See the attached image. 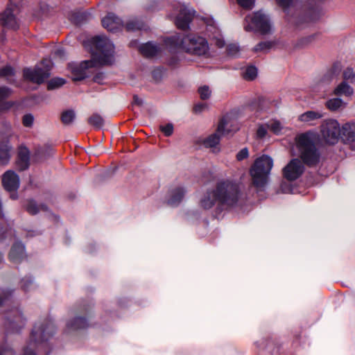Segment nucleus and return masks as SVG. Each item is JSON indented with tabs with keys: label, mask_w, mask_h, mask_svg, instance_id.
Listing matches in <instances>:
<instances>
[{
	"label": "nucleus",
	"mask_w": 355,
	"mask_h": 355,
	"mask_svg": "<svg viewBox=\"0 0 355 355\" xmlns=\"http://www.w3.org/2000/svg\"><path fill=\"white\" fill-rule=\"evenodd\" d=\"M92 59L79 63H71L69 69L73 80H82L92 73V68L110 64L114 61V44L105 36L97 35L92 38Z\"/></svg>",
	"instance_id": "f257e3e1"
},
{
	"label": "nucleus",
	"mask_w": 355,
	"mask_h": 355,
	"mask_svg": "<svg viewBox=\"0 0 355 355\" xmlns=\"http://www.w3.org/2000/svg\"><path fill=\"white\" fill-rule=\"evenodd\" d=\"M240 197L241 192L237 184L223 181L205 192L199 205L203 209H214L216 213H220L236 206Z\"/></svg>",
	"instance_id": "f03ea898"
},
{
	"label": "nucleus",
	"mask_w": 355,
	"mask_h": 355,
	"mask_svg": "<svg viewBox=\"0 0 355 355\" xmlns=\"http://www.w3.org/2000/svg\"><path fill=\"white\" fill-rule=\"evenodd\" d=\"M56 327L50 320H43L37 322L31 334L30 340L24 347L22 355H36L35 349L44 343L55 333Z\"/></svg>",
	"instance_id": "7ed1b4c3"
},
{
	"label": "nucleus",
	"mask_w": 355,
	"mask_h": 355,
	"mask_svg": "<svg viewBox=\"0 0 355 355\" xmlns=\"http://www.w3.org/2000/svg\"><path fill=\"white\" fill-rule=\"evenodd\" d=\"M273 166V160L263 155L257 158L250 169L252 184L257 191H264L269 181L270 171Z\"/></svg>",
	"instance_id": "20e7f679"
},
{
	"label": "nucleus",
	"mask_w": 355,
	"mask_h": 355,
	"mask_svg": "<svg viewBox=\"0 0 355 355\" xmlns=\"http://www.w3.org/2000/svg\"><path fill=\"white\" fill-rule=\"evenodd\" d=\"M296 145L304 164L311 167L319 164L320 153L314 144L313 135L306 132L296 137Z\"/></svg>",
	"instance_id": "39448f33"
},
{
	"label": "nucleus",
	"mask_w": 355,
	"mask_h": 355,
	"mask_svg": "<svg viewBox=\"0 0 355 355\" xmlns=\"http://www.w3.org/2000/svg\"><path fill=\"white\" fill-rule=\"evenodd\" d=\"M173 46H180L187 52L196 55H205L209 51V46L207 40L200 36L189 34L180 37V36H174L168 39Z\"/></svg>",
	"instance_id": "423d86ee"
},
{
	"label": "nucleus",
	"mask_w": 355,
	"mask_h": 355,
	"mask_svg": "<svg viewBox=\"0 0 355 355\" xmlns=\"http://www.w3.org/2000/svg\"><path fill=\"white\" fill-rule=\"evenodd\" d=\"M52 66V61L49 58H44L34 68L24 69V77L29 81L40 85L50 76Z\"/></svg>",
	"instance_id": "0eeeda50"
},
{
	"label": "nucleus",
	"mask_w": 355,
	"mask_h": 355,
	"mask_svg": "<svg viewBox=\"0 0 355 355\" xmlns=\"http://www.w3.org/2000/svg\"><path fill=\"white\" fill-rule=\"evenodd\" d=\"M25 324L26 319L19 309H12L6 313L4 327L7 334L19 333Z\"/></svg>",
	"instance_id": "6e6552de"
},
{
	"label": "nucleus",
	"mask_w": 355,
	"mask_h": 355,
	"mask_svg": "<svg viewBox=\"0 0 355 355\" xmlns=\"http://www.w3.org/2000/svg\"><path fill=\"white\" fill-rule=\"evenodd\" d=\"M322 138L329 144H336L341 136V128L335 119L323 121L320 125Z\"/></svg>",
	"instance_id": "1a4fd4ad"
},
{
	"label": "nucleus",
	"mask_w": 355,
	"mask_h": 355,
	"mask_svg": "<svg viewBox=\"0 0 355 355\" xmlns=\"http://www.w3.org/2000/svg\"><path fill=\"white\" fill-rule=\"evenodd\" d=\"M227 123V119L225 117L220 121L216 132L203 139L202 144L205 148H211V151L214 153L220 152L219 143L220 137L228 135L230 132V130L226 128Z\"/></svg>",
	"instance_id": "9d476101"
},
{
	"label": "nucleus",
	"mask_w": 355,
	"mask_h": 355,
	"mask_svg": "<svg viewBox=\"0 0 355 355\" xmlns=\"http://www.w3.org/2000/svg\"><path fill=\"white\" fill-rule=\"evenodd\" d=\"M245 21L247 23L250 21V24L245 25V29L247 31L254 29L263 34H266L270 30V24L268 17L261 11L255 12L252 17H246Z\"/></svg>",
	"instance_id": "9b49d317"
},
{
	"label": "nucleus",
	"mask_w": 355,
	"mask_h": 355,
	"mask_svg": "<svg viewBox=\"0 0 355 355\" xmlns=\"http://www.w3.org/2000/svg\"><path fill=\"white\" fill-rule=\"evenodd\" d=\"M87 319L83 315L76 314L66 321L64 334L72 336L78 331L87 328Z\"/></svg>",
	"instance_id": "f8f14e48"
},
{
	"label": "nucleus",
	"mask_w": 355,
	"mask_h": 355,
	"mask_svg": "<svg viewBox=\"0 0 355 355\" xmlns=\"http://www.w3.org/2000/svg\"><path fill=\"white\" fill-rule=\"evenodd\" d=\"M194 14L195 10L192 8L184 5L180 6V11L175 21L176 26L183 31L187 30Z\"/></svg>",
	"instance_id": "ddd939ff"
},
{
	"label": "nucleus",
	"mask_w": 355,
	"mask_h": 355,
	"mask_svg": "<svg viewBox=\"0 0 355 355\" xmlns=\"http://www.w3.org/2000/svg\"><path fill=\"white\" fill-rule=\"evenodd\" d=\"M304 166L299 159H293L283 169L284 178L288 181L297 179L304 172Z\"/></svg>",
	"instance_id": "4468645a"
},
{
	"label": "nucleus",
	"mask_w": 355,
	"mask_h": 355,
	"mask_svg": "<svg viewBox=\"0 0 355 355\" xmlns=\"http://www.w3.org/2000/svg\"><path fill=\"white\" fill-rule=\"evenodd\" d=\"M2 182L6 190L16 191L19 187V178L14 171H8L3 174Z\"/></svg>",
	"instance_id": "2eb2a0df"
},
{
	"label": "nucleus",
	"mask_w": 355,
	"mask_h": 355,
	"mask_svg": "<svg viewBox=\"0 0 355 355\" xmlns=\"http://www.w3.org/2000/svg\"><path fill=\"white\" fill-rule=\"evenodd\" d=\"M103 26L110 32H116L123 27V21L113 13H108L102 19Z\"/></svg>",
	"instance_id": "dca6fc26"
},
{
	"label": "nucleus",
	"mask_w": 355,
	"mask_h": 355,
	"mask_svg": "<svg viewBox=\"0 0 355 355\" xmlns=\"http://www.w3.org/2000/svg\"><path fill=\"white\" fill-rule=\"evenodd\" d=\"M323 116L324 114L321 111L309 110L299 115L298 121L306 125H314Z\"/></svg>",
	"instance_id": "f3484780"
},
{
	"label": "nucleus",
	"mask_w": 355,
	"mask_h": 355,
	"mask_svg": "<svg viewBox=\"0 0 355 355\" xmlns=\"http://www.w3.org/2000/svg\"><path fill=\"white\" fill-rule=\"evenodd\" d=\"M9 257L11 261L19 263L26 257L25 247L21 242H16L13 244Z\"/></svg>",
	"instance_id": "a211bd4d"
},
{
	"label": "nucleus",
	"mask_w": 355,
	"mask_h": 355,
	"mask_svg": "<svg viewBox=\"0 0 355 355\" xmlns=\"http://www.w3.org/2000/svg\"><path fill=\"white\" fill-rule=\"evenodd\" d=\"M340 137L345 143H352L355 141L354 122H347L342 126Z\"/></svg>",
	"instance_id": "6ab92c4d"
},
{
	"label": "nucleus",
	"mask_w": 355,
	"mask_h": 355,
	"mask_svg": "<svg viewBox=\"0 0 355 355\" xmlns=\"http://www.w3.org/2000/svg\"><path fill=\"white\" fill-rule=\"evenodd\" d=\"M186 190L181 187L172 189L168 193L167 202L171 206L178 205L183 199Z\"/></svg>",
	"instance_id": "aec40b11"
},
{
	"label": "nucleus",
	"mask_w": 355,
	"mask_h": 355,
	"mask_svg": "<svg viewBox=\"0 0 355 355\" xmlns=\"http://www.w3.org/2000/svg\"><path fill=\"white\" fill-rule=\"evenodd\" d=\"M140 53L145 57L151 58L157 55L161 51V48L156 43L146 42L139 46Z\"/></svg>",
	"instance_id": "412c9836"
},
{
	"label": "nucleus",
	"mask_w": 355,
	"mask_h": 355,
	"mask_svg": "<svg viewBox=\"0 0 355 355\" xmlns=\"http://www.w3.org/2000/svg\"><path fill=\"white\" fill-rule=\"evenodd\" d=\"M29 150L26 147H20L18 152V159L17 162L19 170L24 171L28 168L29 166Z\"/></svg>",
	"instance_id": "4be33fe9"
},
{
	"label": "nucleus",
	"mask_w": 355,
	"mask_h": 355,
	"mask_svg": "<svg viewBox=\"0 0 355 355\" xmlns=\"http://www.w3.org/2000/svg\"><path fill=\"white\" fill-rule=\"evenodd\" d=\"M0 21L2 26L10 28H16L17 26L15 17L10 9H6L1 14Z\"/></svg>",
	"instance_id": "5701e85b"
},
{
	"label": "nucleus",
	"mask_w": 355,
	"mask_h": 355,
	"mask_svg": "<svg viewBox=\"0 0 355 355\" xmlns=\"http://www.w3.org/2000/svg\"><path fill=\"white\" fill-rule=\"evenodd\" d=\"M11 146L8 141L0 142V164H7L11 157Z\"/></svg>",
	"instance_id": "b1692460"
},
{
	"label": "nucleus",
	"mask_w": 355,
	"mask_h": 355,
	"mask_svg": "<svg viewBox=\"0 0 355 355\" xmlns=\"http://www.w3.org/2000/svg\"><path fill=\"white\" fill-rule=\"evenodd\" d=\"M325 106L331 112H337L345 109L347 106V103L337 96L327 100L325 103Z\"/></svg>",
	"instance_id": "393cba45"
},
{
	"label": "nucleus",
	"mask_w": 355,
	"mask_h": 355,
	"mask_svg": "<svg viewBox=\"0 0 355 355\" xmlns=\"http://www.w3.org/2000/svg\"><path fill=\"white\" fill-rule=\"evenodd\" d=\"M354 93L353 88L345 81L341 82L334 89L333 94L336 96H351Z\"/></svg>",
	"instance_id": "a878e982"
},
{
	"label": "nucleus",
	"mask_w": 355,
	"mask_h": 355,
	"mask_svg": "<svg viewBox=\"0 0 355 355\" xmlns=\"http://www.w3.org/2000/svg\"><path fill=\"white\" fill-rule=\"evenodd\" d=\"M125 28L128 31H135L146 29V25L143 21L137 18L130 19L125 24Z\"/></svg>",
	"instance_id": "bb28decb"
},
{
	"label": "nucleus",
	"mask_w": 355,
	"mask_h": 355,
	"mask_svg": "<svg viewBox=\"0 0 355 355\" xmlns=\"http://www.w3.org/2000/svg\"><path fill=\"white\" fill-rule=\"evenodd\" d=\"M0 78H5L9 83L15 82V70L8 65L0 69Z\"/></svg>",
	"instance_id": "cd10ccee"
},
{
	"label": "nucleus",
	"mask_w": 355,
	"mask_h": 355,
	"mask_svg": "<svg viewBox=\"0 0 355 355\" xmlns=\"http://www.w3.org/2000/svg\"><path fill=\"white\" fill-rule=\"evenodd\" d=\"M21 288L25 292L31 291L37 288L33 279L31 277H25L21 280Z\"/></svg>",
	"instance_id": "c85d7f7f"
},
{
	"label": "nucleus",
	"mask_w": 355,
	"mask_h": 355,
	"mask_svg": "<svg viewBox=\"0 0 355 355\" xmlns=\"http://www.w3.org/2000/svg\"><path fill=\"white\" fill-rule=\"evenodd\" d=\"M76 118V113L73 110H67L61 114V121L64 125H71Z\"/></svg>",
	"instance_id": "c756f323"
},
{
	"label": "nucleus",
	"mask_w": 355,
	"mask_h": 355,
	"mask_svg": "<svg viewBox=\"0 0 355 355\" xmlns=\"http://www.w3.org/2000/svg\"><path fill=\"white\" fill-rule=\"evenodd\" d=\"M26 208L27 211L32 215L37 214L40 210H47V207L45 205L38 207L36 202L33 200L28 201Z\"/></svg>",
	"instance_id": "7c9ffc66"
},
{
	"label": "nucleus",
	"mask_w": 355,
	"mask_h": 355,
	"mask_svg": "<svg viewBox=\"0 0 355 355\" xmlns=\"http://www.w3.org/2000/svg\"><path fill=\"white\" fill-rule=\"evenodd\" d=\"M91 18V13L87 11L78 12L75 13L73 15V20L77 24H82Z\"/></svg>",
	"instance_id": "2f4dec72"
},
{
	"label": "nucleus",
	"mask_w": 355,
	"mask_h": 355,
	"mask_svg": "<svg viewBox=\"0 0 355 355\" xmlns=\"http://www.w3.org/2000/svg\"><path fill=\"white\" fill-rule=\"evenodd\" d=\"M274 45L272 41L261 42L254 47V51L267 53Z\"/></svg>",
	"instance_id": "473e14b6"
},
{
	"label": "nucleus",
	"mask_w": 355,
	"mask_h": 355,
	"mask_svg": "<svg viewBox=\"0 0 355 355\" xmlns=\"http://www.w3.org/2000/svg\"><path fill=\"white\" fill-rule=\"evenodd\" d=\"M257 76V69L253 66L248 67L243 73V76L245 79L252 80H254Z\"/></svg>",
	"instance_id": "72a5a7b5"
},
{
	"label": "nucleus",
	"mask_w": 355,
	"mask_h": 355,
	"mask_svg": "<svg viewBox=\"0 0 355 355\" xmlns=\"http://www.w3.org/2000/svg\"><path fill=\"white\" fill-rule=\"evenodd\" d=\"M89 124L94 125L96 128H101L103 125V118L98 114H94L88 119Z\"/></svg>",
	"instance_id": "f704fd0d"
},
{
	"label": "nucleus",
	"mask_w": 355,
	"mask_h": 355,
	"mask_svg": "<svg viewBox=\"0 0 355 355\" xmlns=\"http://www.w3.org/2000/svg\"><path fill=\"white\" fill-rule=\"evenodd\" d=\"M228 55L232 57H238L240 53V47L236 44H230L227 47Z\"/></svg>",
	"instance_id": "c9c22d12"
},
{
	"label": "nucleus",
	"mask_w": 355,
	"mask_h": 355,
	"mask_svg": "<svg viewBox=\"0 0 355 355\" xmlns=\"http://www.w3.org/2000/svg\"><path fill=\"white\" fill-rule=\"evenodd\" d=\"M267 124L269 130H272L275 134L279 133L282 128V124L278 121H272Z\"/></svg>",
	"instance_id": "e433bc0d"
},
{
	"label": "nucleus",
	"mask_w": 355,
	"mask_h": 355,
	"mask_svg": "<svg viewBox=\"0 0 355 355\" xmlns=\"http://www.w3.org/2000/svg\"><path fill=\"white\" fill-rule=\"evenodd\" d=\"M343 78L351 83L354 82L355 80V69L350 67L347 68L343 72Z\"/></svg>",
	"instance_id": "4c0bfd02"
},
{
	"label": "nucleus",
	"mask_w": 355,
	"mask_h": 355,
	"mask_svg": "<svg viewBox=\"0 0 355 355\" xmlns=\"http://www.w3.org/2000/svg\"><path fill=\"white\" fill-rule=\"evenodd\" d=\"M211 37L214 41L215 44L219 48H222L225 46V41L218 31H216Z\"/></svg>",
	"instance_id": "58836bf2"
},
{
	"label": "nucleus",
	"mask_w": 355,
	"mask_h": 355,
	"mask_svg": "<svg viewBox=\"0 0 355 355\" xmlns=\"http://www.w3.org/2000/svg\"><path fill=\"white\" fill-rule=\"evenodd\" d=\"M159 129L166 137H170L173 133V125L171 123L160 125Z\"/></svg>",
	"instance_id": "ea45409f"
},
{
	"label": "nucleus",
	"mask_w": 355,
	"mask_h": 355,
	"mask_svg": "<svg viewBox=\"0 0 355 355\" xmlns=\"http://www.w3.org/2000/svg\"><path fill=\"white\" fill-rule=\"evenodd\" d=\"M198 92L201 99L206 100L211 96V91L207 86H202L198 89Z\"/></svg>",
	"instance_id": "a19ab883"
},
{
	"label": "nucleus",
	"mask_w": 355,
	"mask_h": 355,
	"mask_svg": "<svg viewBox=\"0 0 355 355\" xmlns=\"http://www.w3.org/2000/svg\"><path fill=\"white\" fill-rule=\"evenodd\" d=\"M34 122V116L31 114H26L22 117V123L25 127H32Z\"/></svg>",
	"instance_id": "79ce46f5"
},
{
	"label": "nucleus",
	"mask_w": 355,
	"mask_h": 355,
	"mask_svg": "<svg viewBox=\"0 0 355 355\" xmlns=\"http://www.w3.org/2000/svg\"><path fill=\"white\" fill-rule=\"evenodd\" d=\"M64 83L65 80L62 78H53L49 83L48 87L49 89H53L60 87L63 85Z\"/></svg>",
	"instance_id": "37998d69"
},
{
	"label": "nucleus",
	"mask_w": 355,
	"mask_h": 355,
	"mask_svg": "<svg viewBox=\"0 0 355 355\" xmlns=\"http://www.w3.org/2000/svg\"><path fill=\"white\" fill-rule=\"evenodd\" d=\"M255 0H237L238 3L243 8L250 10L254 7Z\"/></svg>",
	"instance_id": "c03bdc74"
},
{
	"label": "nucleus",
	"mask_w": 355,
	"mask_h": 355,
	"mask_svg": "<svg viewBox=\"0 0 355 355\" xmlns=\"http://www.w3.org/2000/svg\"><path fill=\"white\" fill-rule=\"evenodd\" d=\"M293 187L290 182H282L280 185V190L282 193H290L293 192Z\"/></svg>",
	"instance_id": "a18cd8bd"
},
{
	"label": "nucleus",
	"mask_w": 355,
	"mask_h": 355,
	"mask_svg": "<svg viewBox=\"0 0 355 355\" xmlns=\"http://www.w3.org/2000/svg\"><path fill=\"white\" fill-rule=\"evenodd\" d=\"M268 129V124L259 125L257 131V137L263 138L266 135Z\"/></svg>",
	"instance_id": "49530a36"
},
{
	"label": "nucleus",
	"mask_w": 355,
	"mask_h": 355,
	"mask_svg": "<svg viewBox=\"0 0 355 355\" xmlns=\"http://www.w3.org/2000/svg\"><path fill=\"white\" fill-rule=\"evenodd\" d=\"M10 293L0 289V307L9 300Z\"/></svg>",
	"instance_id": "de8ad7c7"
},
{
	"label": "nucleus",
	"mask_w": 355,
	"mask_h": 355,
	"mask_svg": "<svg viewBox=\"0 0 355 355\" xmlns=\"http://www.w3.org/2000/svg\"><path fill=\"white\" fill-rule=\"evenodd\" d=\"M249 156V151L248 148H242L237 154H236V159L238 161H242Z\"/></svg>",
	"instance_id": "09e8293b"
},
{
	"label": "nucleus",
	"mask_w": 355,
	"mask_h": 355,
	"mask_svg": "<svg viewBox=\"0 0 355 355\" xmlns=\"http://www.w3.org/2000/svg\"><path fill=\"white\" fill-rule=\"evenodd\" d=\"M11 94V89L7 87H0V101L8 98Z\"/></svg>",
	"instance_id": "8fccbe9b"
},
{
	"label": "nucleus",
	"mask_w": 355,
	"mask_h": 355,
	"mask_svg": "<svg viewBox=\"0 0 355 355\" xmlns=\"http://www.w3.org/2000/svg\"><path fill=\"white\" fill-rule=\"evenodd\" d=\"M15 352L12 348L5 345L0 347V355H14Z\"/></svg>",
	"instance_id": "3c124183"
},
{
	"label": "nucleus",
	"mask_w": 355,
	"mask_h": 355,
	"mask_svg": "<svg viewBox=\"0 0 355 355\" xmlns=\"http://www.w3.org/2000/svg\"><path fill=\"white\" fill-rule=\"evenodd\" d=\"M318 37V34H312L311 35L304 37L302 40V42L304 44H309L313 42V41H315Z\"/></svg>",
	"instance_id": "603ef678"
},
{
	"label": "nucleus",
	"mask_w": 355,
	"mask_h": 355,
	"mask_svg": "<svg viewBox=\"0 0 355 355\" xmlns=\"http://www.w3.org/2000/svg\"><path fill=\"white\" fill-rule=\"evenodd\" d=\"M105 78V74L102 72H99L94 76L93 80L95 83L103 84Z\"/></svg>",
	"instance_id": "864d4df0"
},
{
	"label": "nucleus",
	"mask_w": 355,
	"mask_h": 355,
	"mask_svg": "<svg viewBox=\"0 0 355 355\" xmlns=\"http://www.w3.org/2000/svg\"><path fill=\"white\" fill-rule=\"evenodd\" d=\"M318 18V14L315 10H311L309 13L308 18L306 19V21H315Z\"/></svg>",
	"instance_id": "5fc2aeb1"
},
{
	"label": "nucleus",
	"mask_w": 355,
	"mask_h": 355,
	"mask_svg": "<svg viewBox=\"0 0 355 355\" xmlns=\"http://www.w3.org/2000/svg\"><path fill=\"white\" fill-rule=\"evenodd\" d=\"M293 0H276L277 3L283 8H288Z\"/></svg>",
	"instance_id": "6e6d98bb"
},
{
	"label": "nucleus",
	"mask_w": 355,
	"mask_h": 355,
	"mask_svg": "<svg viewBox=\"0 0 355 355\" xmlns=\"http://www.w3.org/2000/svg\"><path fill=\"white\" fill-rule=\"evenodd\" d=\"M162 75V71L160 69H155L153 71V76L156 80H159Z\"/></svg>",
	"instance_id": "4d7b16f0"
},
{
	"label": "nucleus",
	"mask_w": 355,
	"mask_h": 355,
	"mask_svg": "<svg viewBox=\"0 0 355 355\" xmlns=\"http://www.w3.org/2000/svg\"><path fill=\"white\" fill-rule=\"evenodd\" d=\"M205 107L206 105L204 103L198 104L194 107V111L196 113L200 112L205 108Z\"/></svg>",
	"instance_id": "13d9d810"
},
{
	"label": "nucleus",
	"mask_w": 355,
	"mask_h": 355,
	"mask_svg": "<svg viewBox=\"0 0 355 355\" xmlns=\"http://www.w3.org/2000/svg\"><path fill=\"white\" fill-rule=\"evenodd\" d=\"M55 54L60 58H64L65 55L64 51L62 49H58L55 51Z\"/></svg>",
	"instance_id": "bf43d9fd"
},
{
	"label": "nucleus",
	"mask_w": 355,
	"mask_h": 355,
	"mask_svg": "<svg viewBox=\"0 0 355 355\" xmlns=\"http://www.w3.org/2000/svg\"><path fill=\"white\" fill-rule=\"evenodd\" d=\"M133 101L134 103L137 105H141L142 103V101L137 96H134Z\"/></svg>",
	"instance_id": "052dcab7"
},
{
	"label": "nucleus",
	"mask_w": 355,
	"mask_h": 355,
	"mask_svg": "<svg viewBox=\"0 0 355 355\" xmlns=\"http://www.w3.org/2000/svg\"><path fill=\"white\" fill-rule=\"evenodd\" d=\"M10 198L12 199H17V194L16 193H11Z\"/></svg>",
	"instance_id": "680f3d73"
},
{
	"label": "nucleus",
	"mask_w": 355,
	"mask_h": 355,
	"mask_svg": "<svg viewBox=\"0 0 355 355\" xmlns=\"http://www.w3.org/2000/svg\"><path fill=\"white\" fill-rule=\"evenodd\" d=\"M2 259H3V256H2L1 253L0 252V263L1 262Z\"/></svg>",
	"instance_id": "e2e57ef3"
}]
</instances>
